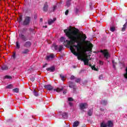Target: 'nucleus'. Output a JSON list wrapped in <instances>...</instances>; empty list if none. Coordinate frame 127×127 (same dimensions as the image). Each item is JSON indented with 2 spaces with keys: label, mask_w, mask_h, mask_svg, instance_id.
Masks as SVG:
<instances>
[{
  "label": "nucleus",
  "mask_w": 127,
  "mask_h": 127,
  "mask_svg": "<svg viewBox=\"0 0 127 127\" xmlns=\"http://www.w3.org/2000/svg\"><path fill=\"white\" fill-rule=\"evenodd\" d=\"M64 32L65 33L67 37L70 40H66L64 37H62L60 39V41L61 42H64L63 44L65 46L70 45V50L72 53H73V51L76 50V48L74 47L77 46L78 44H81L87 38L85 34H78L77 30H76V28L74 27H68L67 29L64 30Z\"/></svg>",
  "instance_id": "f257e3e1"
},
{
  "label": "nucleus",
  "mask_w": 127,
  "mask_h": 127,
  "mask_svg": "<svg viewBox=\"0 0 127 127\" xmlns=\"http://www.w3.org/2000/svg\"><path fill=\"white\" fill-rule=\"evenodd\" d=\"M89 45L90 47H93V45H92V44H89V41L84 40L81 44H78L77 46L74 47V48H75V50L72 51V53L75 56H77L78 60L83 61L84 65L92 67L91 64H89V59L85 57V52H86L85 47H88Z\"/></svg>",
  "instance_id": "f03ea898"
},
{
  "label": "nucleus",
  "mask_w": 127,
  "mask_h": 127,
  "mask_svg": "<svg viewBox=\"0 0 127 127\" xmlns=\"http://www.w3.org/2000/svg\"><path fill=\"white\" fill-rule=\"evenodd\" d=\"M52 49L54 51H58L59 52H60L61 50L63 49V45H60L59 46L56 45V44H54L52 46Z\"/></svg>",
  "instance_id": "7ed1b4c3"
},
{
  "label": "nucleus",
  "mask_w": 127,
  "mask_h": 127,
  "mask_svg": "<svg viewBox=\"0 0 127 127\" xmlns=\"http://www.w3.org/2000/svg\"><path fill=\"white\" fill-rule=\"evenodd\" d=\"M79 108L80 110H83L88 108V104L86 103H81L79 104Z\"/></svg>",
  "instance_id": "20e7f679"
},
{
  "label": "nucleus",
  "mask_w": 127,
  "mask_h": 127,
  "mask_svg": "<svg viewBox=\"0 0 127 127\" xmlns=\"http://www.w3.org/2000/svg\"><path fill=\"white\" fill-rule=\"evenodd\" d=\"M101 53H103L105 58H106V59H108V58H109L110 54L108 52V51H107V50H104V51L101 50Z\"/></svg>",
  "instance_id": "39448f33"
},
{
  "label": "nucleus",
  "mask_w": 127,
  "mask_h": 127,
  "mask_svg": "<svg viewBox=\"0 0 127 127\" xmlns=\"http://www.w3.org/2000/svg\"><path fill=\"white\" fill-rule=\"evenodd\" d=\"M30 21V18H29V17H26L23 22L24 25H27V24H29Z\"/></svg>",
  "instance_id": "423d86ee"
},
{
  "label": "nucleus",
  "mask_w": 127,
  "mask_h": 127,
  "mask_svg": "<svg viewBox=\"0 0 127 127\" xmlns=\"http://www.w3.org/2000/svg\"><path fill=\"white\" fill-rule=\"evenodd\" d=\"M54 57H55V56L53 54H51L49 56H47L46 60H47V61H50V60H52V59H53V58H54Z\"/></svg>",
  "instance_id": "0eeeda50"
},
{
  "label": "nucleus",
  "mask_w": 127,
  "mask_h": 127,
  "mask_svg": "<svg viewBox=\"0 0 127 127\" xmlns=\"http://www.w3.org/2000/svg\"><path fill=\"white\" fill-rule=\"evenodd\" d=\"M20 38H21L22 40H23V41H26V40H27V38H26V37H25V36H24L23 34H20L19 35Z\"/></svg>",
  "instance_id": "6e6552de"
},
{
  "label": "nucleus",
  "mask_w": 127,
  "mask_h": 127,
  "mask_svg": "<svg viewBox=\"0 0 127 127\" xmlns=\"http://www.w3.org/2000/svg\"><path fill=\"white\" fill-rule=\"evenodd\" d=\"M43 10L45 12L48 10V4H47V2H46L44 5Z\"/></svg>",
  "instance_id": "1a4fd4ad"
},
{
  "label": "nucleus",
  "mask_w": 127,
  "mask_h": 127,
  "mask_svg": "<svg viewBox=\"0 0 127 127\" xmlns=\"http://www.w3.org/2000/svg\"><path fill=\"white\" fill-rule=\"evenodd\" d=\"M44 87L46 88V89H47L49 91H51L52 90H53V87L50 85H45Z\"/></svg>",
  "instance_id": "9d476101"
},
{
  "label": "nucleus",
  "mask_w": 127,
  "mask_h": 127,
  "mask_svg": "<svg viewBox=\"0 0 127 127\" xmlns=\"http://www.w3.org/2000/svg\"><path fill=\"white\" fill-rule=\"evenodd\" d=\"M68 101L69 102L68 103L70 107H73V103L71 102H72V101H74V100L73 99V98L72 97H69L68 98Z\"/></svg>",
  "instance_id": "9b49d317"
},
{
  "label": "nucleus",
  "mask_w": 127,
  "mask_h": 127,
  "mask_svg": "<svg viewBox=\"0 0 127 127\" xmlns=\"http://www.w3.org/2000/svg\"><path fill=\"white\" fill-rule=\"evenodd\" d=\"M56 20V18H54L53 20L51 19H49L48 21V23L49 25H51V24H52V23H53V22H54V21H55Z\"/></svg>",
  "instance_id": "f8f14e48"
},
{
  "label": "nucleus",
  "mask_w": 127,
  "mask_h": 127,
  "mask_svg": "<svg viewBox=\"0 0 127 127\" xmlns=\"http://www.w3.org/2000/svg\"><path fill=\"white\" fill-rule=\"evenodd\" d=\"M24 47H30L31 46V43L29 41L26 42L24 44Z\"/></svg>",
  "instance_id": "ddd939ff"
},
{
  "label": "nucleus",
  "mask_w": 127,
  "mask_h": 127,
  "mask_svg": "<svg viewBox=\"0 0 127 127\" xmlns=\"http://www.w3.org/2000/svg\"><path fill=\"white\" fill-rule=\"evenodd\" d=\"M47 70L49 71L50 72H54V71H55V67L52 66L51 67L47 68Z\"/></svg>",
  "instance_id": "4468645a"
},
{
  "label": "nucleus",
  "mask_w": 127,
  "mask_h": 127,
  "mask_svg": "<svg viewBox=\"0 0 127 127\" xmlns=\"http://www.w3.org/2000/svg\"><path fill=\"white\" fill-rule=\"evenodd\" d=\"M22 54H28V53H29V50L27 49H25L24 50H23L22 52H21Z\"/></svg>",
  "instance_id": "2eb2a0df"
},
{
  "label": "nucleus",
  "mask_w": 127,
  "mask_h": 127,
  "mask_svg": "<svg viewBox=\"0 0 127 127\" xmlns=\"http://www.w3.org/2000/svg\"><path fill=\"white\" fill-rule=\"evenodd\" d=\"M107 127H114V124L111 121H109L107 123Z\"/></svg>",
  "instance_id": "dca6fc26"
},
{
  "label": "nucleus",
  "mask_w": 127,
  "mask_h": 127,
  "mask_svg": "<svg viewBox=\"0 0 127 127\" xmlns=\"http://www.w3.org/2000/svg\"><path fill=\"white\" fill-rule=\"evenodd\" d=\"M63 88H58L57 89H54V91L55 92H57V93H60V92H61V91H63Z\"/></svg>",
  "instance_id": "f3484780"
},
{
  "label": "nucleus",
  "mask_w": 127,
  "mask_h": 127,
  "mask_svg": "<svg viewBox=\"0 0 127 127\" xmlns=\"http://www.w3.org/2000/svg\"><path fill=\"white\" fill-rule=\"evenodd\" d=\"M60 116H62L63 119H67V113L64 112L62 114H61Z\"/></svg>",
  "instance_id": "a211bd4d"
},
{
  "label": "nucleus",
  "mask_w": 127,
  "mask_h": 127,
  "mask_svg": "<svg viewBox=\"0 0 127 127\" xmlns=\"http://www.w3.org/2000/svg\"><path fill=\"white\" fill-rule=\"evenodd\" d=\"M87 115L91 117L92 115H93V109H91L88 110L87 112Z\"/></svg>",
  "instance_id": "6ab92c4d"
},
{
  "label": "nucleus",
  "mask_w": 127,
  "mask_h": 127,
  "mask_svg": "<svg viewBox=\"0 0 127 127\" xmlns=\"http://www.w3.org/2000/svg\"><path fill=\"white\" fill-rule=\"evenodd\" d=\"M80 124V122L79 121H75L73 124V127H77Z\"/></svg>",
  "instance_id": "aec40b11"
},
{
  "label": "nucleus",
  "mask_w": 127,
  "mask_h": 127,
  "mask_svg": "<svg viewBox=\"0 0 127 127\" xmlns=\"http://www.w3.org/2000/svg\"><path fill=\"white\" fill-rule=\"evenodd\" d=\"M68 84H69V87L70 88H75V84H74V83H73L71 81H69L68 82Z\"/></svg>",
  "instance_id": "412c9836"
},
{
  "label": "nucleus",
  "mask_w": 127,
  "mask_h": 127,
  "mask_svg": "<svg viewBox=\"0 0 127 127\" xmlns=\"http://www.w3.org/2000/svg\"><path fill=\"white\" fill-rule=\"evenodd\" d=\"M100 127H108V124L106 122H103L101 123V124L100 125Z\"/></svg>",
  "instance_id": "4be33fe9"
},
{
  "label": "nucleus",
  "mask_w": 127,
  "mask_h": 127,
  "mask_svg": "<svg viewBox=\"0 0 127 127\" xmlns=\"http://www.w3.org/2000/svg\"><path fill=\"white\" fill-rule=\"evenodd\" d=\"M127 27V22L125 23V24L123 25V27L122 28V30L123 31H126Z\"/></svg>",
  "instance_id": "5701e85b"
},
{
  "label": "nucleus",
  "mask_w": 127,
  "mask_h": 127,
  "mask_svg": "<svg viewBox=\"0 0 127 127\" xmlns=\"http://www.w3.org/2000/svg\"><path fill=\"white\" fill-rule=\"evenodd\" d=\"M125 71L126 72L123 74V76L125 79H126L127 80V67H126Z\"/></svg>",
  "instance_id": "b1692460"
},
{
  "label": "nucleus",
  "mask_w": 127,
  "mask_h": 127,
  "mask_svg": "<svg viewBox=\"0 0 127 127\" xmlns=\"http://www.w3.org/2000/svg\"><path fill=\"white\" fill-rule=\"evenodd\" d=\"M101 104L103 106H106V105H107L108 104V102H107V101H105V100H102L101 101Z\"/></svg>",
  "instance_id": "393cba45"
},
{
  "label": "nucleus",
  "mask_w": 127,
  "mask_h": 127,
  "mask_svg": "<svg viewBox=\"0 0 127 127\" xmlns=\"http://www.w3.org/2000/svg\"><path fill=\"white\" fill-rule=\"evenodd\" d=\"M7 69H8V67H7V65H3L1 67V69L4 70H7Z\"/></svg>",
  "instance_id": "a878e982"
},
{
  "label": "nucleus",
  "mask_w": 127,
  "mask_h": 127,
  "mask_svg": "<svg viewBox=\"0 0 127 127\" xmlns=\"http://www.w3.org/2000/svg\"><path fill=\"white\" fill-rule=\"evenodd\" d=\"M115 31H116V27L112 26L110 27V31H112V32H114Z\"/></svg>",
  "instance_id": "bb28decb"
},
{
  "label": "nucleus",
  "mask_w": 127,
  "mask_h": 127,
  "mask_svg": "<svg viewBox=\"0 0 127 127\" xmlns=\"http://www.w3.org/2000/svg\"><path fill=\"white\" fill-rule=\"evenodd\" d=\"M4 79H9V80L12 79V77L10 75H5L4 76Z\"/></svg>",
  "instance_id": "cd10ccee"
},
{
  "label": "nucleus",
  "mask_w": 127,
  "mask_h": 127,
  "mask_svg": "<svg viewBox=\"0 0 127 127\" xmlns=\"http://www.w3.org/2000/svg\"><path fill=\"white\" fill-rule=\"evenodd\" d=\"M12 91L13 92V93H18V92L19 91V89L17 88L13 89L12 90Z\"/></svg>",
  "instance_id": "c85d7f7f"
},
{
  "label": "nucleus",
  "mask_w": 127,
  "mask_h": 127,
  "mask_svg": "<svg viewBox=\"0 0 127 127\" xmlns=\"http://www.w3.org/2000/svg\"><path fill=\"white\" fill-rule=\"evenodd\" d=\"M16 47L17 49H19V48H20V45H19V43L17 41L16 42Z\"/></svg>",
  "instance_id": "c756f323"
},
{
  "label": "nucleus",
  "mask_w": 127,
  "mask_h": 127,
  "mask_svg": "<svg viewBox=\"0 0 127 127\" xmlns=\"http://www.w3.org/2000/svg\"><path fill=\"white\" fill-rule=\"evenodd\" d=\"M33 94L35 97H38V93L35 91V90H34L33 91Z\"/></svg>",
  "instance_id": "7c9ffc66"
},
{
  "label": "nucleus",
  "mask_w": 127,
  "mask_h": 127,
  "mask_svg": "<svg viewBox=\"0 0 127 127\" xmlns=\"http://www.w3.org/2000/svg\"><path fill=\"white\" fill-rule=\"evenodd\" d=\"M17 20H18V21H19V23H20V22H21V21H22V16H19L17 18Z\"/></svg>",
  "instance_id": "2f4dec72"
},
{
  "label": "nucleus",
  "mask_w": 127,
  "mask_h": 127,
  "mask_svg": "<svg viewBox=\"0 0 127 127\" xmlns=\"http://www.w3.org/2000/svg\"><path fill=\"white\" fill-rule=\"evenodd\" d=\"M66 5L67 7H69L71 5V1H66Z\"/></svg>",
  "instance_id": "473e14b6"
},
{
  "label": "nucleus",
  "mask_w": 127,
  "mask_h": 127,
  "mask_svg": "<svg viewBox=\"0 0 127 127\" xmlns=\"http://www.w3.org/2000/svg\"><path fill=\"white\" fill-rule=\"evenodd\" d=\"M91 68H92V70H94V71H98V69L97 68H96V65H95L91 66Z\"/></svg>",
  "instance_id": "72a5a7b5"
},
{
  "label": "nucleus",
  "mask_w": 127,
  "mask_h": 127,
  "mask_svg": "<svg viewBox=\"0 0 127 127\" xmlns=\"http://www.w3.org/2000/svg\"><path fill=\"white\" fill-rule=\"evenodd\" d=\"M60 76L61 78L62 81H64V78H65V76L64 75H63V74H60Z\"/></svg>",
  "instance_id": "f704fd0d"
},
{
  "label": "nucleus",
  "mask_w": 127,
  "mask_h": 127,
  "mask_svg": "<svg viewBox=\"0 0 127 127\" xmlns=\"http://www.w3.org/2000/svg\"><path fill=\"white\" fill-rule=\"evenodd\" d=\"M12 87V85L11 84H9L6 86V88L7 89H11Z\"/></svg>",
  "instance_id": "c9c22d12"
},
{
  "label": "nucleus",
  "mask_w": 127,
  "mask_h": 127,
  "mask_svg": "<svg viewBox=\"0 0 127 127\" xmlns=\"http://www.w3.org/2000/svg\"><path fill=\"white\" fill-rule=\"evenodd\" d=\"M112 63L113 64V67L116 68V64H117V63H115V61H113Z\"/></svg>",
  "instance_id": "e433bc0d"
},
{
  "label": "nucleus",
  "mask_w": 127,
  "mask_h": 127,
  "mask_svg": "<svg viewBox=\"0 0 127 127\" xmlns=\"http://www.w3.org/2000/svg\"><path fill=\"white\" fill-rule=\"evenodd\" d=\"M76 83H80L81 82V79L80 78H77L75 80Z\"/></svg>",
  "instance_id": "4c0bfd02"
},
{
  "label": "nucleus",
  "mask_w": 127,
  "mask_h": 127,
  "mask_svg": "<svg viewBox=\"0 0 127 127\" xmlns=\"http://www.w3.org/2000/svg\"><path fill=\"white\" fill-rule=\"evenodd\" d=\"M57 8V6L54 5L53 8V11H55V10Z\"/></svg>",
  "instance_id": "58836bf2"
},
{
  "label": "nucleus",
  "mask_w": 127,
  "mask_h": 127,
  "mask_svg": "<svg viewBox=\"0 0 127 127\" xmlns=\"http://www.w3.org/2000/svg\"><path fill=\"white\" fill-rule=\"evenodd\" d=\"M99 80H102V79H103V75H99Z\"/></svg>",
  "instance_id": "ea45409f"
},
{
  "label": "nucleus",
  "mask_w": 127,
  "mask_h": 127,
  "mask_svg": "<svg viewBox=\"0 0 127 127\" xmlns=\"http://www.w3.org/2000/svg\"><path fill=\"white\" fill-rule=\"evenodd\" d=\"M68 13H69V10H66L65 12V15H68Z\"/></svg>",
  "instance_id": "a19ab883"
},
{
  "label": "nucleus",
  "mask_w": 127,
  "mask_h": 127,
  "mask_svg": "<svg viewBox=\"0 0 127 127\" xmlns=\"http://www.w3.org/2000/svg\"><path fill=\"white\" fill-rule=\"evenodd\" d=\"M75 79V76L74 75H71L70 77V80H74Z\"/></svg>",
  "instance_id": "79ce46f5"
},
{
  "label": "nucleus",
  "mask_w": 127,
  "mask_h": 127,
  "mask_svg": "<svg viewBox=\"0 0 127 127\" xmlns=\"http://www.w3.org/2000/svg\"><path fill=\"white\" fill-rule=\"evenodd\" d=\"M79 12V9L76 8H75V13H78Z\"/></svg>",
  "instance_id": "37998d69"
},
{
  "label": "nucleus",
  "mask_w": 127,
  "mask_h": 127,
  "mask_svg": "<svg viewBox=\"0 0 127 127\" xmlns=\"http://www.w3.org/2000/svg\"><path fill=\"white\" fill-rule=\"evenodd\" d=\"M30 80L33 82V81H34V80H35V79L34 78V77H32V78H30Z\"/></svg>",
  "instance_id": "c03bdc74"
},
{
  "label": "nucleus",
  "mask_w": 127,
  "mask_h": 127,
  "mask_svg": "<svg viewBox=\"0 0 127 127\" xmlns=\"http://www.w3.org/2000/svg\"><path fill=\"white\" fill-rule=\"evenodd\" d=\"M12 58L14 59L15 58V53H14L12 55Z\"/></svg>",
  "instance_id": "a18cd8bd"
},
{
  "label": "nucleus",
  "mask_w": 127,
  "mask_h": 127,
  "mask_svg": "<svg viewBox=\"0 0 127 127\" xmlns=\"http://www.w3.org/2000/svg\"><path fill=\"white\" fill-rule=\"evenodd\" d=\"M66 93H67V91H64L63 92V94H64V95H65V94H66Z\"/></svg>",
  "instance_id": "49530a36"
},
{
  "label": "nucleus",
  "mask_w": 127,
  "mask_h": 127,
  "mask_svg": "<svg viewBox=\"0 0 127 127\" xmlns=\"http://www.w3.org/2000/svg\"><path fill=\"white\" fill-rule=\"evenodd\" d=\"M40 21L41 22H42V21H43V19L41 18V19H40Z\"/></svg>",
  "instance_id": "de8ad7c7"
},
{
  "label": "nucleus",
  "mask_w": 127,
  "mask_h": 127,
  "mask_svg": "<svg viewBox=\"0 0 127 127\" xmlns=\"http://www.w3.org/2000/svg\"><path fill=\"white\" fill-rule=\"evenodd\" d=\"M99 62H100V64H103V62L100 61Z\"/></svg>",
  "instance_id": "09e8293b"
},
{
  "label": "nucleus",
  "mask_w": 127,
  "mask_h": 127,
  "mask_svg": "<svg viewBox=\"0 0 127 127\" xmlns=\"http://www.w3.org/2000/svg\"><path fill=\"white\" fill-rule=\"evenodd\" d=\"M47 65V64H46L44 66H43V67H46V65Z\"/></svg>",
  "instance_id": "8fccbe9b"
},
{
  "label": "nucleus",
  "mask_w": 127,
  "mask_h": 127,
  "mask_svg": "<svg viewBox=\"0 0 127 127\" xmlns=\"http://www.w3.org/2000/svg\"><path fill=\"white\" fill-rule=\"evenodd\" d=\"M43 27H45V28H47V26H43Z\"/></svg>",
  "instance_id": "3c124183"
},
{
  "label": "nucleus",
  "mask_w": 127,
  "mask_h": 127,
  "mask_svg": "<svg viewBox=\"0 0 127 127\" xmlns=\"http://www.w3.org/2000/svg\"><path fill=\"white\" fill-rule=\"evenodd\" d=\"M67 1H71L72 0H67Z\"/></svg>",
  "instance_id": "603ef678"
},
{
  "label": "nucleus",
  "mask_w": 127,
  "mask_h": 127,
  "mask_svg": "<svg viewBox=\"0 0 127 127\" xmlns=\"http://www.w3.org/2000/svg\"><path fill=\"white\" fill-rule=\"evenodd\" d=\"M100 110H101V111H103V110H102V109H101Z\"/></svg>",
  "instance_id": "864d4df0"
}]
</instances>
